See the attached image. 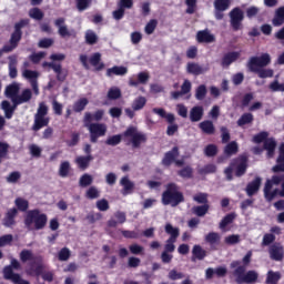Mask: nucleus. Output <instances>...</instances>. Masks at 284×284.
Instances as JSON below:
<instances>
[{"instance_id": "f257e3e1", "label": "nucleus", "mask_w": 284, "mask_h": 284, "mask_svg": "<svg viewBox=\"0 0 284 284\" xmlns=\"http://www.w3.org/2000/svg\"><path fill=\"white\" fill-rule=\"evenodd\" d=\"M230 266H231V270H233V276L235 278V283L237 284L256 283L258 278V273H256L255 271H248L245 274V266H241L240 261H233Z\"/></svg>"}, {"instance_id": "f03ea898", "label": "nucleus", "mask_w": 284, "mask_h": 284, "mask_svg": "<svg viewBox=\"0 0 284 284\" xmlns=\"http://www.w3.org/2000/svg\"><path fill=\"white\" fill-rule=\"evenodd\" d=\"M183 201H185V197L183 196V193L179 191V185H176V183L166 184V190L162 194L163 205L176 207V205L183 203Z\"/></svg>"}, {"instance_id": "7ed1b4c3", "label": "nucleus", "mask_w": 284, "mask_h": 284, "mask_svg": "<svg viewBox=\"0 0 284 284\" xmlns=\"http://www.w3.org/2000/svg\"><path fill=\"white\" fill-rule=\"evenodd\" d=\"M48 224V215L41 213L39 210H31L27 212L24 217V225L29 230H43Z\"/></svg>"}, {"instance_id": "20e7f679", "label": "nucleus", "mask_w": 284, "mask_h": 284, "mask_svg": "<svg viewBox=\"0 0 284 284\" xmlns=\"http://www.w3.org/2000/svg\"><path fill=\"white\" fill-rule=\"evenodd\" d=\"M84 128H88L90 132V141L91 143H97L99 141V136H105V132H108V126L103 123H92V113H84Z\"/></svg>"}, {"instance_id": "39448f33", "label": "nucleus", "mask_w": 284, "mask_h": 284, "mask_svg": "<svg viewBox=\"0 0 284 284\" xmlns=\"http://www.w3.org/2000/svg\"><path fill=\"white\" fill-rule=\"evenodd\" d=\"M284 182V173H276L270 180H266L264 185V197L268 203H272L278 196V189L272 190L273 185H281Z\"/></svg>"}, {"instance_id": "423d86ee", "label": "nucleus", "mask_w": 284, "mask_h": 284, "mask_svg": "<svg viewBox=\"0 0 284 284\" xmlns=\"http://www.w3.org/2000/svg\"><path fill=\"white\" fill-rule=\"evenodd\" d=\"M123 136L129 143H131L132 148L139 149L143 143H148V135L136 126H129L125 132L123 133Z\"/></svg>"}, {"instance_id": "0eeeda50", "label": "nucleus", "mask_w": 284, "mask_h": 284, "mask_svg": "<svg viewBox=\"0 0 284 284\" xmlns=\"http://www.w3.org/2000/svg\"><path fill=\"white\" fill-rule=\"evenodd\" d=\"M48 104L45 102H40L37 113L34 114V123L32 130L39 132L41 128H48L50 123V118H48Z\"/></svg>"}, {"instance_id": "6e6552de", "label": "nucleus", "mask_w": 284, "mask_h": 284, "mask_svg": "<svg viewBox=\"0 0 284 284\" xmlns=\"http://www.w3.org/2000/svg\"><path fill=\"white\" fill-rule=\"evenodd\" d=\"M235 171L236 176H243L247 170V158L241 156L234 160L229 168L225 169L224 174H226L227 181H232V172Z\"/></svg>"}, {"instance_id": "1a4fd4ad", "label": "nucleus", "mask_w": 284, "mask_h": 284, "mask_svg": "<svg viewBox=\"0 0 284 284\" xmlns=\"http://www.w3.org/2000/svg\"><path fill=\"white\" fill-rule=\"evenodd\" d=\"M229 17L232 30H234L235 32L239 30H243V21L245 19V12L243 11V9L239 7L232 9L229 13Z\"/></svg>"}, {"instance_id": "9d476101", "label": "nucleus", "mask_w": 284, "mask_h": 284, "mask_svg": "<svg viewBox=\"0 0 284 284\" xmlns=\"http://www.w3.org/2000/svg\"><path fill=\"white\" fill-rule=\"evenodd\" d=\"M272 63V57L268 53H264L261 57H251L247 62L250 72L258 71L261 68H267V64Z\"/></svg>"}, {"instance_id": "9b49d317", "label": "nucleus", "mask_w": 284, "mask_h": 284, "mask_svg": "<svg viewBox=\"0 0 284 284\" xmlns=\"http://www.w3.org/2000/svg\"><path fill=\"white\" fill-rule=\"evenodd\" d=\"M179 159V148L175 146L171 151H169L164 159L162 160L163 165L170 166L172 163H175L176 168H182L185 165V160H176Z\"/></svg>"}, {"instance_id": "f8f14e48", "label": "nucleus", "mask_w": 284, "mask_h": 284, "mask_svg": "<svg viewBox=\"0 0 284 284\" xmlns=\"http://www.w3.org/2000/svg\"><path fill=\"white\" fill-rule=\"evenodd\" d=\"M23 79H27L28 82H30L31 88L36 95H39V84L38 79L41 77V74L38 71H32L30 69H24L22 71Z\"/></svg>"}, {"instance_id": "ddd939ff", "label": "nucleus", "mask_w": 284, "mask_h": 284, "mask_svg": "<svg viewBox=\"0 0 284 284\" xmlns=\"http://www.w3.org/2000/svg\"><path fill=\"white\" fill-rule=\"evenodd\" d=\"M213 6L215 9V19H217V21H221V19L225 17L223 12H225V10H230V6H232V0H214Z\"/></svg>"}, {"instance_id": "4468645a", "label": "nucleus", "mask_w": 284, "mask_h": 284, "mask_svg": "<svg viewBox=\"0 0 284 284\" xmlns=\"http://www.w3.org/2000/svg\"><path fill=\"white\" fill-rule=\"evenodd\" d=\"M34 263H38L36 268ZM34 263L30 264V267L27 268L26 273L29 274L30 276H32V274H36L37 276L43 274V270H45V265L43 264V257H36Z\"/></svg>"}, {"instance_id": "2eb2a0df", "label": "nucleus", "mask_w": 284, "mask_h": 284, "mask_svg": "<svg viewBox=\"0 0 284 284\" xmlns=\"http://www.w3.org/2000/svg\"><path fill=\"white\" fill-rule=\"evenodd\" d=\"M3 276L7 281H12L14 284H30V282L22 280L21 275L13 273L10 267L3 268Z\"/></svg>"}, {"instance_id": "dca6fc26", "label": "nucleus", "mask_w": 284, "mask_h": 284, "mask_svg": "<svg viewBox=\"0 0 284 284\" xmlns=\"http://www.w3.org/2000/svg\"><path fill=\"white\" fill-rule=\"evenodd\" d=\"M32 100V90L30 89H24L18 97L13 99V105L17 108V105H21L23 103H30Z\"/></svg>"}, {"instance_id": "f3484780", "label": "nucleus", "mask_w": 284, "mask_h": 284, "mask_svg": "<svg viewBox=\"0 0 284 284\" xmlns=\"http://www.w3.org/2000/svg\"><path fill=\"white\" fill-rule=\"evenodd\" d=\"M54 26L58 28V34H60V37H62V39L72 37V33L68 29V26H65V18H58L54 21Z\"/></svg>"}, {"instance_id": "a211bd4d", "label": "nucleus", "mask_w": 284, "mask_h": 284, "mask_svg": "<svg viewBox=\"0 0 284 284\" xmlns=\"http://www.w3.org/2000/svg\"><path fill=\"white\" fill-rule=\"evenodd\" d=\"M210 69L209 68H203L201 64L195 63V62H189L186 64V72L189 74H193L194 77H199L201 74H205Z\"/></svg>"}, {"instance_id": "6ab92c4d", "label": "nucleus", "mask_w": 284, "mask_h": 284, "mask_svg": "<svg viewBox=\"0 0 284 284\" xmlns=\"http://www.w3.org/2000/svg\"><path fill=\"white\" fill-rule=\"evenodd\" d=\"M196 41L197 43H214L216 38L210 32V30L205 29L196 33Z\"/></svg>"}, {"instance_id": "aec40b11", "label": "nucleus", "mask_w": 284, "mask_h": 284, "mask_svg": "<svg viewBox=\"0 0 284 284\" xmlns=\"http://www.w3.org/2000/svg\"><path fill=\"white\" fill-rule=\"evenodd\" d=\"M23 26H28V21L22 20L14 26V32L11 34L10 43H14L16 45L19 44V41H21V28Z\"/></svg>"}, {"instance_id": "412c9836", "label": "nucleus", "mask_w": 284, "mask_h": 284, "mask_svg": "<svg viewBox=\"0 0 284 284\" xmlns=\"http://www.w3.org/2000/svg\"><path fill=\"white\" fill-rule=\"evenodd\" d=\"M94 161V156L92 154L89 155H80L75 159V163L80 170H88L90 168V163Z\"/></svg>"}, {"instance_id": "4be33fe9", "label": "nucleus", "mask_w": 284, "mask_h": 284, "mask_svg": "<svg viewBox=\"0 0 284 284\" xmlns=\"http://www.w3.org/2000/svg\"><path fill=\"white\" fill-rule=\"evenodd\" d=\"M21 90V84L13 82L12 84L6 88V95L11 99L12 103H14V99L19 97V91Z\"/></svg>"}, {"instance_id": "5701e85b", "label": "nucleus", "mask_w": 284, "mask_h": 284, "mask_svg": "<svg viewBox=\"0 0 284 284\" xmlns=\"http://www.w3.org/2000/svg\"><path fill=\"white\" fill-rule=\"evenodd\" d=\"M120 185H122V194L123 196H128V194H132L134 190V182L130 181V178L124 176L120 180Z\"/></svg>"}, {"instance_id": "b1692460", "label": "nucleus", "mask_w": 284, "mask_h": 284, "mask_svg": "<svg viewBox=\"0 0 284 284\" xmlns=\"http://www.w3.org/2000/svg\"><path fill=\"white\" fill-rule=\"evenodd\" d=\"M270 256L273 261H281L284 256L283 246L274 244L270 247Z\"/></svg>"}, {"instance_id": "393cba45", "label": "nucleus", "mask_w": 284, "mask_h": 284, "mask_svg": "<svg viewBox=\"0 0 284 284\" xmlns=\"http://www.w3.org/2000/svg\"><path fill=\"white\" fill-rule=\"evenodd\" d=\"M261 178H255V180L250 182L246 186L247 196H254V194H256V192H258V190L261 189Z\"/></svg>"}, {"instance_id": "a878e982", "label": "nucleus", "mask_w": 284, "mask_h": 284, "mask_svg": "<svg viewBox=\"0 0 284 284\" xmlns=\"http://www.w3.org/2000/svg\"><path fill=\"white\" fill-rule=\"evenodd\" d=\"M241 57V53L239 52H230L224 55L222 59V65L223 68H229V65H232L234 61H237V59Z\"/></svg>"}, {"instance_id": "bb28decb", "label": "nucleus", "mask_w": 284, "mask_h": 284, "mask_svg": "<svg viewBox=\"0 0 284 284\" xmlns=\"http://www.w3.org/2000/svg\"><path fill=\"white\" fill-rule=\"evenodd\" d=\"M272 23H273V26H275V28L283 26V23H284V7H280L275 10V16L272 20Z\"/></svg>"}, {"instance_id": "cd10ccee", "label": "nucleus", "mask_w": 284, "mask_h": 284, "mask_svg": "<svg viewBox=\"0 0 284 284\" xmlns=\"http://www.w3.org/2000/svg\"><path fill=\"white\" fill-rule=\"evenodd\" d=\"M203 119V106H193L190 111V120L196 123Z\"/></svg>"}, {"instance_id": "c85d7f7f", "label": "nucleus", "mask_w": 284, "mask_h": 284, "mask_svg": "<svg viewBox=\"0 0 284 284\" xmlns=\"http://www.w3.org/2000/svg\"><path fill=\"white\" fill-rule=\"evenodd\" d=\"M17 209H10L3 219V225L6 227H12V225H14V216H17Z\"/></svg>"}, {"instance_id": "c756f323", "label": "nucleus", "mask_w": 284, "mask_h": 284, "mask_svg": "<svg viewBox=\"0 0 284 284\" xmlns=\"http://www.w3.org/2000/svg\"><path fill=\"white\" fill-rule=\"evenodd\" d=\"M264 150L267 151L268 159H272V156H274V151L276 150V140H274V138L266 139L264 141Z\"/></svg>"}, {"instance_id": "7c9ffc66", "label": "nucleus", "mask_w": 284, "mask_h": 284, "mask_svg": "<svg viewBox=\"0 0 284 284\" xmlns=\"http://www.w3.org/2000/svg\"><path fill=\"white\" fill-rule=\"evenodd\" d=\"M17 63H18L17 55H10L9 57V77H10V79H17V74H18Z\"/></svg>"}, {"instance_id": "2f4dec72", "label": "nucleus", "mask_w": 284, "mask_h": 284, "mask_svg": "<svg viewBox=\"0 0 284 284\" xmlns=\"http://www.w3.org/2000/svg\"><path fill=\"white\" fill-rule=\"evenodd\" d=\"M19 258L21 263H28L30 261H37V257H34V253H32L31 250L24 248L20 252Z\"/></svg>"}, {"instance_id": "473e14b6", "label": "nucleus", "mask_w": 284, "mask_h": 284, "mask_svg": "<svg viewBox=\"0 0 284 284\" xmlns=\"http://www.w3.org/2000/svg\"><path fill=\"white\" fill-rule=\"evenodd\" d=\"M164 231L170 235L169 239L176 241L181 234L179 227H173L171 223H166L164 226Z\"/></svg>"}, {"instance_id": "72a5a7b5", "label": "nucleus", "mask_w": 284, "mask_h": 284, "mask_svg": "<svg viewBox=\"0 0 284 284\" xmlns=\"http://www.w3.org/2000/svg\"><path fill=\"white\" fill-rule=\"evenodd\" d=\"M1 109L4 112L6 119H12V115L14 114V110H17V106H14V104L11 106L9 101H2Z\"/></svg>"}, {"instance_id": "f704fd0d", "label": "nucleus", "mask_w": 284, "mask_h": 284, "mask_svg": "<svg viewBox=\"0 0 284 284\" xmlns=\"http://www.w3.org/2000/svg\"><path fill=\"white\" fill-rule=\"evenodd\" d=\"M115 74L116 77H123L128 74V68L125 67H113L106 70V77H112Z\"/></svg>"}, {"instance_id": "c9c22d12", "label": "nucleus", "mask_w": 284, "mask_h": 284, "mask_svg": "<svg viewBox=\"0 0 284 284\" xmlns=\"http://www.w3.org/2000/svg\"><path fill=\"white\" fill-rule=\"evenodd\" d=\"M91 65L95 68V70H103V63H101V53H93L89 59Z\"/></svg>"}, {"instance_id": "e433bc0d", "label": "nucleus", "mask_w": 284, "mask_h": 284, "mask_svg": "<svg viewBox=\"0 0 284 284\" xmlns=\"http://www.w3.org/2000/svg\"><path fill=\"white\" fill-rule=\"evenodd\" d=\"M121 89H119L118 87L110 88L106 93V99H109V101H116L118 99H121Z\"/></svg>"}, {"instance_id": "4c0bfd02", "label": "nucleus", "mask_w": 284, "mask_h": 284, "mask_svg": "<svg viewBox=\"0 0 284 284\" xmlns=\"http://www.w3.org/2000/svg\"><path fill=\"white\" fill-rule=\"evenodd\" d=\"M192 212H193V214H195V216H205V214H207V212H210V204L193 206Z\"/></svg>"}, {"instance_id": "58836bf2", "label": "nucleus", "mask_w": 284, "mask_h": 284, "mask_svg": "<svg viewBox=\"0 0 284 284\" xmlns=\"http://www.w3.org/2000/svg\"><path fill=\"white\" fill-rule=\"evenodd\" d=\"M178 174L181 176V179H192L194 176V169H192L190 165H186L179 170Z\"/></svg>"}, {"instance_id": "ea45409f", "label": "nucleus", "mask_w": 284, "mask_h": 284, "mask_svg": "<svg viewBox=\"0 0 284 284\" xmlns=\"http://www.w3.org/2000/svg\"><path fill=\"white\" fill-rule=\"evenodd\" d=\"M192 254L197 261H203L205 256H207V252L201 247V245H194L192 250Z\"/></svg>"}, {"instance_id": "a19ab883", "label": "nucleus", "mask_w": 284, "mask_h": 284, "mask_svg": "<svg viewBox=\"0 0 284 284\" xmlns=\"http://www.w3.org/2000/svg\"><path fill=\"white\" fill-rule=\"evenodd\" d=\"M90 103V101L87 98H81L73 104V111L74 112H83L85 110V106Z\"/></svg>"}, {"instance_id": "79ce46f5", "label": "nucleus", "mask_w": 284, "mask_h": 284, "mask_svg": "<svg viewBox=\"0 0 284 284\" xmlns=\"http://www.w3.org/2000/svg\"><path fill=\"white\" fill-rule=\"evenodd\" d=\"M281 281V273L268 271L266 276V284H277Z\"/></svg>"}, {"instance_id": "37998d69", "label": "nucleus", "mask_w": 284, "mask_h": 284, "mask_svg": "<svg viewBox=\"0 0 284 284\" xmlns=\"http://www.w3.org/2000/svg\"><path fill=\"white\" fill-rule=\"evenodd\" d=\"M252 72H255L257 77H260V79H268L274 77V70L272 69L260 68L257 69V71H252Z\"/></svg>"}, {"instance_id": "c03bdc74", "label": "nucleus", "mask_w": 284, "mask_h": 284, "mask_svg": "<svg viewBox=\"0 0 284 284\" xmlns=\"http://www.w3.org/2000/svg\"><path fill=\"white\" fill-rule=\"evenodd\" d=\"M146 103H148V100L145 99V97H139L138 99H135L133 101L132 108L136 112L139 110H143V108H145Z\"/></svg>"}, {"instance_id": "a18cd8bd", "label": "nucleus", "mask_w": 284, "mask_h": 284, "mask_svg": "<svg viewBox=\"0 0 284 284\" xmlns=\"http://www.w3.org/2000/svg\"><path fill=\"white\" fill-rule=\"evenodd\" d=\"M254 121V115L252 113H244L239 120L237 125L240 128H243V125H247L248 123H252Z\"/></svg>"}, {"instance_id": "49530a36", "label": "nucleus", "mask_w": 284, "mask_h": 284, "mask_svg": "<svg viewBox=\"0 0 284 284\" xmlns=\"http://www.w3.org/2000/svg\"><path fill=\"white\" fill-rule=\"evenodd\" d=\"M200 128L205 134H214V123H212V121L201 122Z\"/></svg>"}, {"instance_id": "de8ad7c7", "label": "nucleus", "mask_w": 284, "mask_h": 284, "mask_svg": "<svg viewBox=\"0 0 284 284\" xmlns=\"http://www.w3.org/2000/svg\"><path fill=\"white\" fill-rule=\"evenodd\" d=\"M234 219H236V214L230 213L220 222V230H225L227 225L234 222Z\"/></svg>"}, {"instance_id": "09e8293b", "label": "nucleus", "mask_w": 284, "mask_h": 284, "mask_svg": "<svg viewBox=\"0 0 284 284\" xmlns=\"http://www.w3.org/2000/svg\"><path fill=\"white\" fill-rule=\"evenodd\" d=\"M93 182H94V178H92V175L85 173L80 178L79 185H80V187H88Z\"/></svg>"}, {"instance_id": "8fccbe9b", "label": "nucleus", "mask_w": 284, "mask_h": 284, "mask_svg": "<svg viewBox=\"0 0 284 284\" xmlns=\"http://www.w3.org/2000/svg\"><path fill=\"white\" fill-rule=\"evenodd\" d=\"M206 243H210V245H216V243H220L221 235L215 232H211L205 236Z\"/></svg>"}, {"instance_id": "3c124183", "label": "nucleus", "mask_w": 284, "mask_h": 284, "mask_svg": "<svg viewBox=\"0 0 284 284\" xmlns=\"http://www.w3.org/2000/svg\"><path fill=\"white\" fill-rule=\"evenodd\" d=\"M158 26L159 21L156 19L150 20L144 28L145 34H154V30H156Z\"/></svg>"}, {"instance_id": "603ef678", "label": "nucleus", "mask_w": 284, "mask_h": 284, "mask_svg": "<svg viewBox=\"0 0 284 284\" xmlns=\"http://www.w3.org/2000/svg\"><path fill=\"white\" fill-rule=\"evenodd\" d=\"M206 94H207V88L205 87V84H201L195 90V99H197V101H203Z\"/></svg>"}, {"instance_id": "864d4df0", "label": "nucleus", "mask_w": 284, "mask_h": 284, "mask_svg": "<svg viewBox=\"0 0 284 284\" xmlns=\"http://www.w3.org/2000/svg\"><path fill=\"white\" fill-rule=\"evenodd\" d=\"M224 152L225 154H227V156H232V154H236V152H239V144L234 141L229 143L225 146Z\"/></svg>"}, {"instance_id": "5fc2aeb1", "label": "nucleus", "mask_w": 284, "mask_h": 284, "mask_svg": "<svg viewBox=\"0 0 284 284\" xmlns=\"http://www.w3.org/2000/svg\"><path fill=\"white\" fill-rule=\"evenodd\" d=\"M85 41L87 43H89V45H94V43L99 41V37L97 36V33H94V31L88 30L85 32Z\"/></svg>"}, {"instance_id": "6e6d98bb", "label": "nucleus", "mask_w": 284, "mask_h": 284, "mask_svg": "<svg viewBox=\"0 0 284 284\" xmlns=\"http://www.w3.org/2000/svg\"><path fill=\"white\" fill-rule=\"evenodd\" d=\"M68 174H70V162L64 161L60 164L59 175L62 176V179H65Z\"/></svg>"}, {"instance_id": "4d7b16f0", "label": "nucleus", "mask_w": 284, "mask_h": 284, "mask_svg": "<svg viewBox=\"0 0 284 284\" xmlns=\"http://www.w3.org/2000/svg\"><path fill=\"white\" fill-rule=\"evenodd\" d=\"M29 17H31V19H36V21H41L44 14H43V11H41V9L33 8L29 11Z\"/></svg>"}, {"instance_id": "13d9d810", "label": "nucleus", "mask_w": 284, "mask_h": 284, "mask_svg": "<svg viewBox=\"0 0 284 284\" xmlns=\"http://www.w3.org/2000/svg\"><path fill=\"white\" fill-rule=\"evenodd\" d=\"M71 254H72V253L70 252V248L63 247V248H61L60 252L58 253V258H59V261H69Z\"/></svg>"}, {"instance_id": "bf43d9fd", "label": "nucleus", "mask_w": 284, "mask_h": 284, "mask_svg": "<svg viewBox=\"0 0 284 284\" xmlns=\"http://www.w3.org/2000/svg\"><path fill=\"white\" fill-rule=\"evenodd\" d=\"M193 201L195 203H200L202 205H207V193H197L193 196Z\"/></svg>"}, {"instance_id": "052dcab7", "label": "nucleus", "mask_w": 284, "mask_h": 284, "mask_svg": "<svg viewBox=\"0 0 284 284\" xmlns=\"http://www.w3.org/2000/svg\"><path fill=\"white\" fill-rule=\"evenodd\" d=\"M129 250H130L131 254H135V255H141V254H143V252H145V248L142 245H139L136 243L131 244L129 246Z\"/></svg>"}, {"instance_id": "680f3d73", "label": "nucleus", "mask_w": 284, "mask_h": 284, "mask_svg": "<svg viewBox=\"0 0 284 284\" xmlns=\"http://www.w3.org/2000/svg\"><path fill=\"white\" fill-rule=\"evenodd\" d=\"M16 205L20 212H26L29 207L28 201L21 197L16 199Z\"/></svg>"}, {"instance_id": "e2e57ef3", "label": "nucleus", "mask_w": 284, "mask_h": 284, "mask_svg": "<svg viewBox=\"0 0 284 284\" xmlns=\"http://www.w3.org/2000/svg\"><path fill=\"white\" fill-rule=\"evenodd\" d=\"M226 245H236V243H241V235H229L224 239Z\"/></svg>"}, {"instance_id": "0e129e2a", "label": "nucleus", "mask_w": 284, "mask_h": 284, "mask_svg": "<svg viewBox=\"0 0 284 284\" xmlns=\"http://www.w3.org/2000/svg\"><path fill=\"white\" fill-rule=\"evenodd\" d=\"M270 90H272V92H284V83H280L278 80H275L270 84Z\"/></svg>"}, {"instance_id": "69168bd1", "label": "nucleus", "mask_w": 284, "mask_h": 284, "mask_svg": "<svg viewBox=\"0 0 284 284\" xmlns=\"http://www.w3.org/2000/svg\"><path fill=\"white\" fill-rule=\"evenodd\" d=\"M174 243H176V240L168 239L164 244V252H174V250H176V245H174Z\"/></svg>"}, {"instance_id": "338daca9", "label": "nucleus", "mask_w": 284, "mask_h": 284, "mask_svg": "<svg viewBox=\"0 0 284 284\" xmlns=\"http://www.w3.org/2000/svg\"><path fill=\"white\" fill-rule=\"evenodd\" d=\"M258 12H261V9H258V7H255V6L248 7L246 9V17L247 19H254V17L258 14Z\"/></svg>"}, {"instance_id": "774afa93", "label": "nucleus", "mask_w": 284, "mask_h": 284, "mask_svg": "<svg viewBox=\"0 0 284 284\" xmlns=\"http://www.w3.org/2000/svg\"><path fill=\"white\" fill-rule=\"evenodd\" d=\"M121 139H122V136L119 135V134L118 135H112V136L106 139L105 144L106 145H112V146L119 145V143H121Z\"/></svg>"}]
</instances>
